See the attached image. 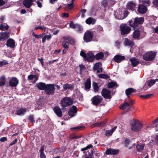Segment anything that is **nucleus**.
<instances>
[{
    "instance_id": "obj_1",
    "label": "nucleus",
    "mask_w": 158,
    "mask_h": 158,
    "mask_svg": "<svg viewBox=\"0 0 158 158\" xmlns=\"http://www.w3.org/2000/svg\"><path fill=\"white\" fill-rule=\"evenodd\" d=\"M131 129L135 132H139L142 127V123L138 120H133L131 122Z\"/></svg>"
},
{
    "instance_id": "obj_2",
    "label": "nucleus",
    "mask_w": 158,
    "mask_h": 158,
    "mask_svg": "<svg viewBox=\"0 0 158 158\" xmlns=\"http://www.w3.org/2000/svg\"><path fill=\"white\" fill-rule=\"evenodd\" d=\"M144 21L143 17L136 18L132 19L129 21L130 25L134 28H135L139 24H142Z\"/></svg>"
},
{
    "instance_id": "obj_3",
    "label": "nucleus",
    "mask_w": 158,
    "mask_h": 158,
    "mask_svg": "<svg viewBox=\"0 0 158 158\" xmlns=\"http://www.w3.org/2000/svg\"><path fill=\"white\" fill-rule=\"evenodd\" d=\"M73 102V101L71 98L65 97L61 100L60 104L61 107H64L71 105Z\"/></svg>"
},
{
    "instance_id": "obj_4",
    "label": "nucleus",
    "mask_w": 158,
    "mask_h": 158,
    "mask_svg": "<svg viewBox=\"0 0 158 158\" xmlns=\"http://www.w3.org/2000/svg\"><path fill=\"white\" fill-rule=\"evenodd\" d=\"M156 52L150 51L147 52L143 56V59L148 61H151L154 60L156 56Z\"/></svg>"
},
{
    "instance_id": "obj_5",
    "label": "nucleus",
    "mask_w": 158,
    "mask_h": 158,
    "mask_svg": "<svg viewBox=\"0 0 158 158\" xmlns=\"http://www.w3.org/2000/svg\"><path fill=\"white\" fill-rule=\"evenodd\" d=\"M120 31L122 35L128 34L131 30V27L126 24H123L120 27Z\"/></svg>"
},
{
    "instance_id": "obj_6",
    "label": "nucleus",
    "mask_w": 158,
    "mask_h": 158,
    "mask_svg": "<svg viewBox=\"0 0 158 158\" xmlns=\"http://www.w3.org/2000/svg\"><path fill=\"white\" fill-rule=\"evenodd\" d=\"M93 36V33L90 31H87L84 34V40L86 42L91 41Z\"/></svg>"
},
{
    "instance_id": "obj_7",
    "label": "nucleus",
    "mask_w": 158,
    "mask_h": 158,
    "mask_svg": "<svg viewBox=\"0 0 158 158\" xmlns=\"http://www.w3.org/2000/svg\"><path fill=\"white\" fill-rule=\"evenodd\" d=\"M45 89V92L48 94H53L55 90L54 85L52 84L47 85Z\"/></svg>"
},
{
    "instance_id": "obj_8",
    "label": "nucleus",
    "mask_w": 158,
    "mask_h": 158,
    "mask_svg": "<svg viewBox=\"0 0 158 158\" xmlns=\"http://www.w3.org/2000/svg\"><path fill=\"white\" fill-rule=\"evenodd\" d=\"M102 99V98L101 96L97 95L92 98L91 101L94 105H97L101 102Z\"/></svg>"
},
{
    "instance_id": "obj_9",
    "label": "nucleus",
    "mask_w": 158,
    "mask_h": 158,
    "mask_svg": "<svg viewBox=\"0 0 158 158\" xmlns=\"http://www.w3.org/2000/svg\"><path fill=\"white\" fill-rule=\"evenodd\" d=\"M19 83V80L16 77H11L9 81V85L11 87H16Z\"/></svg>"
},
{
    "instance_id": "obj_10",
    "label": "nucleus",
    "mask_w": 158,
    "mask_h": 158,
    "mask_svg": "<svg viewBox=\"0 0 158 158\" xmlns=\"http://www.w3.org/2000/svg\"><path fill=\"white\" fill-rule=\"evenodd\" d=\"M102 95L105 98L110 99L111 97L110 91L106 89H102Z\"/></svg>"
},
{
    "instance_id": "obj_11",
    "label": "nucleus",
    "mask_w": 158,
    "mask_h": 158,
    "mask_svg": "<svg viewBox=\"0 0 158 158\" xmlns=\"http://www.w3.org/2000/svg\"><path fill=\"white\" fill-rule=\"evenodd\" d=\"M77 112V108L75 106H72L69 110L68 114L69 115L72 117L75 116Z\"/></svg>"
},
{
    "instance_id": "obj_12",
    "label": "nucleus",
    "mask_w": 158,
    "mask_h": 158,
    "mask_svg": "<svg viewBox=\"0 0 158 158\" xmlns=\"http://www.w3.org/2000/svg\"><path fill=\"white\" fill-rule=\"evenodd\" d=\"M10 33L7 32H0V41H3L9 37Z\"/></svg>"
},
{
    "instance_id": "obj_13",
    "label": "nucleus",
    "mask_w": 158,
    "mask_h": 158,
    "mask_svg": "<svg viewBox=\"0 0 158 158\" xmlns=\"http://www.w3.org/2000/svg\"><path fill=\"white\" fill-rule=\"evenodd\" d=\"M102 5L105 6H111L115 3V2L114 0H104L102 2Z\"/></svg>"
},
{
    "instance_id": "obj_14",
    "label": "nucleus",
    "mask_w": 158,
    "mask_h": 158,
    "mask_svg": "<svg viewBox=\"0 0 158 158\" xmlns=\"http://www.w3.org/2000/svg\"><path fill=\"white\" fill-rule=\"evenodd\" d=\"M102 64L100 62L96 63L94 65L93 69L94 70H97V73L102 72Z\"/></svg>"
},
{
    "instance_id": "obj_15",
    "label": "nucleus",
    "mask_w": 158,
    "mask_h": 158,
    "mask_svg": "<svg viewBox=\"0 0 158 158\" xmlns=\"http://www.w3.org/2000/svg\"><path fill=\"white\" fill-rule=\"evenodd\" d=\"M119 107L120 109L123 110L126 109V110L127 111L130 110L131 109L130 105L127 102L122 104Z\"/></svg>"
},
{
    "instance_id": "obj_16",
    "label": "nucleus",
    "mask_w": 158,
    "mask_h": 158,
    "mask_svg": "<svg viewBox=\"0 0 158 158\" xmlns=\"http://www.w3.org/2000/svg\"><path fill=\"white\" fill-rule=\"evenodd\" d=\"M118 152L119 151L118 150L109 148L106 151V155H116L118 153Z\"/></svg>"
},
{
    "instance_id": "obj_17",
    "label": "nucleus",
    "mask_w": 158,
    "mask_h": 158,
    "mask_svg": "<svg viewBox=\"0 0 158 158\" xmlns=\"http://www.w3.org/2000/svg\"><path fill=\"white\" fill-rule=\"evenodd\" d=\"M150 127H155L156 130L158 131V118L155 121H153L152 123L150 124V126L147 127V128Z\"/></svg>"
},
{
    "instance_id": "obj_18",
    "label": "nucleus",
    "mask_w": 158,
    "mask_h": 158,
    "mask_svg": "<svg viewBox=\"0 0 158 158\" xmlns=\"http://www.w3.org/2000/svg\"><path fill=\"white\" fill-rule=\"evenodd\" d=\"M36 0H25L23 2V5L27 8H29L31 6L33 2Z\"/></svg>"
},
{
    "instance_id": "obj_19",
    "label": "nucleus",
    "mask_w": 158,
    "mask_h": 158,
    "mask_svg": "<svg viewBox=\"0 0 158 158\" xmlns=\"http://www.w3.org/2000/svg\"><path fill=\"white\" fill-rule=\"evenodd\" d=\"M94 55L92 52H89L86 54V60L89 61H93Z\"/></svg>"
},
{
    "instance_id": "obj_20",
    "label": "nucleus",
    "mask_w": 158,
    "mask_h": 158,
    "mask_svg": "<svg viewBox=\"0 0 158 158\" xmlns=\"http://www.w3.org/2000/svg\"><path fill=\"white\" fill-rule=\"evenodd\" d=\"M53 110L55 114L59 117H61L62 115V112L59 107L56 106L53 108Z\"/></svg>"
},
{
    "instance_id": "obj_21",
    "label": "nucleus",
    "mask_w": 158,
    "mask_h": 158,
    "mask_svg": "<svg viewBox=\"0 0 158 158\" xmlns=\"http://www.w3.org/2000/svg\"><path fill=\"white\" fill-rule=\"evenodd\" d=\"M127 7L129 9L132 10H134L135 7V3L133 1H130L127 2Z\"/></svg>"
},
{
    "instance_id": "obj_22",
    "label": "nucleus",
    "mask_w": 158,
    "mask_h": 158,
    "mask_svg": "<svg viewBox=\"0 0 158 158\" xmlns=\"http://www.w3.org/2000/svg\"><path fill=\"white\" fill-rule=\"evenodd\" d=\"M62 45L64 49L62 52L63 54H65L68 50L69 48V43L68 42H64L63 43Z\"/></svg>"
},
{
    "instance_id": "obj_23",
    "label": "nucleus",
    "mask_w": 158,
    "mask_h": 158,
    "mask_svg": "<svg viewBox=\"0 0 158 158\" xmlns=\"http://www.w3.org/2000/svg\"><path fill=\"white\" fill-rule=\"evenodd\" d=\"M6 45L8 47L11 48H14L15 46L14 41L12 39H9L7 41Z\"/></svg>"
},
{
    "instance_id": "obj_24",
    "label": "nucleus",
    "mask_w": 158,
    "mask_h": 158,
    "mask_svg": "<svg viewBox=\"0 0 158 158\" xmlns=\"http://www.w3.org/2000/svg\"><path fill=\"white\" fill-rule=\"evenodd\" d=\"M124 59L125 57L123 56L116 55L114 57L113 60L115 62L119 63Z\"/></svg>"
},
{
    "instance_id": "obj_25",
    "label": "nucleus",
    "mask_w": 158,
    "mask_h": 158,
    "mask_svg": "<svg viewBox=\"0 0 158 158\" xmlns=\"http://www.w3.org/2000/svg\"><path fill=\"white\" fill-rule=\"evenodd\" d=\"M36 85L38 88L40 90H44L46 88V85L44 83H37Z\"/></svg>"
},
{
    "instance_id": "obj_26",
    "label": "nucleus",
    "mask_w": 158,
    "mask_h": 158,
    "mask_svg": "<svg viewBox=\"0 0 158 158\" xmlns=\"http://www.w3.org/2000/svg\"><path fill=\"white\" fill-rule=\"evenodd\" d=\"M27 111V109L22 108L19 109L16 112V114L19 115H23Z\"/></svg>"
},
{
    "instance_id": "obj_27",
    "label": "nucleus",
    "mask_w": 158,
    "mask_h": 158,
    "mask_svg": "<svg viewBox=\"0 0 158 158\" xmlns=\"http://www.w3.org/2000/svg\"><path fill=\"white\" fill-rule=\"evenodd\" d=\"M124 44L125 46H132L134 45V42L126 38L124 40Z\"/></svg>"
},
{
    "instance_id": "obj_28",
    "label": "nucleus",
    "mask_w": 158,
    "mask_h": 158,
    "mask_svg": "<svg viewBox=\"0 0 158 158\" xmlns=\"http://www.w3.org/2000/svg\"><path fill=\"white\" fill-rule=\"evenodd\" d=\"M140 35V32L138 30H135L133 34V37L135 39L139 38Z\"/></svg>"
},
{
    "instance_id": "obj_29",
    "label": "nucleus",
    "mask_w": 158,
    "mask_h": 158,
    "mask_svg": "<svg viewBox=\"0 0 158 158\" xmlns=\"http://www.w3.org/2000/svg\"><path fill=\"white\" fill-rule=\"evenodd\" d=\"M130 61L131 62L132 65L134 67L137 66L139 63V61L135 58H132L130 59Z\"/></svg>"
},
{
    "instance_id": "obj_30",
    "label": "nucleus",
    "mask_w": 158,
    "mask_h": 158,
    "mask_svg": "<svg viewBox=\"0 0 158 158\" xmlns=\"http://www.w3.org/2000/svg\"><path fill=\"white\" fill-rule=\"evenodd\" d=\"M146 10V7L142 5L139 6L138 8V11L140 13H145Z\"/></svg>"
},
{
    "instance_id": "obj_31",
    "label": "nucleus",
    "mask_w": 158,
    "mask_h": 158,
    "mask_svg": "<svg viewBox=\"0 0 158 158\" xmlns=\"http://www.w3.org/2000/svg\"><path fill=\"white\" fill-rule=\"evenodd\" d=\"M135 90L132 88H129L126 89L125 90L126 94L127 97L129 98L130 95L133 93Z\"/></svg>"
},
{
    "instance_id": "obj_32",
    "label": "nucleus",
    "mask_w": 158,
    "mask_h": 158,
    "mask_svg": "<svg viewBox=\"0 0 158 158\" xmlns=\"http://www.w3.org/2000/svg\"><path fill=\"white\" fill-rule=\"evenodd\" d=\"M116 127H115L110 130H107L106 131L105 135L107 136L111 135L113 132L116 129Z\"/></svg>"
},
{
    "instance_id": "obj_33",
    "label": "nucleus",
    "mask_w": 158,
    "mask_h": 158,
    "mask_svg": "<svg viewBox=\"0 0 158 158\" xmlns=\"http://www.w3.org/2000/svg\"><path fill=\"white\" fill-rule=\"evenodd\" d=\"M85 89H89L91 87V81L89 78H88L85 83Z\"/></svg>"
},
{
    "instance_id": "obj_34",
    "label": "nucleus",
    "mask_w": 158,
    "mask_h": 158,
    "mask_svg": "<svg viewBox=\"0 0 158 158\" xmlns=\"http://www.w3.org/2000/svg\"><path fill=\"white\" fill-rule=\"evenodd\" d=\"M86 23L90 24H94L95 23V20L93 18L89 17L85 21Z\"/></svg>"
},
{
    "instance_id": "obj_35",
    "label": "nucleus",
    "mask_w": 158,
    "mask_h": 158,
    "mask_svg": "<svg viewBox=\"0 0 158 158\" xmlns=\"http://www.w3.org/2000/svg\"><path fill=\"white\" fill-rule=\"evenodd\" d=\"M6 79L5 76H2L0 77V86H3L5 85Z\"/></svg>"
},
{
    "instance_id": "obj_36",
    "label": "nucleus",
    "mask_w": 158,
    "mask_h": 158,
    "mask_svg": "<svg viewBox=\"0 0 158 158\" xmlns=\"http://www.w3.org/2000/svg\"><path fill=\"white\" fill-rule=\"evenodd\" d=\"M116 17L119 19H123L125 18L124 14L122 12H119L118 14L116 15Z\"/></svg>"
},
{
    "instance_id": "obj_37",
    "label": "nucleus",
    "mask_w": 158,
    "mask_h": 158,
    "mask_svg": "<svg viewBox=\"0 0 158 158\" xmlns=\"http://www.w3.org/2000/svg\"><path fill=\"white\" fill-rule=\"evenodd\" d=\"M104 57V54L102 52H100L95 56V57L97 60H99L102 59Z\"/></svg>"
},
{
    "instance_id": "obj_38",
    "label": "nucleus",
    "mask_w": 158,
    "mask_h": 158,
    "mask_svg": "<svg viewBox=\"0 0 158 158\" xmlns=\"http://www.w3.org/2000/svg\"><path fill=\"white\" fill-rule=\"evenodd\" d=\"M51 38V36L50 35H45L42 38V42L44 43L45 41L46 40H49Z\"/></svg>"
},
{
    "instance_id": "obj_39",
    "label": "nucleus",
    "mask_w": 158,
    "mask_h": 158,
    "mask_svg": "<svg viewBox=\"0 0 158 158\" xmlns=\"http://www.w3.org/2000/svg\"><path fill=\"white\" fill-rule=\"evenodd\" d=\"M93 87L94 91L95 93L98 92L99 90V87L98 84L96 82H94L93 84Z\"/></svg>"
},
{
    "instance_id": "obj_40",
    "label": "nucleus",
    "mask_w": 158,
    "mask_h": 158,
    "mask_svg": "<svg viewBox=\"0 0 158 158\" xmlns=\"http://www.w3.org/2000/svg\"><path fill=\"white\" fill-rule=\"evenodd\" d=\"M63 88L65 90H66L67 89H73V87L71 84H64L63 85Z\"/></svg>"
},
{
    "instance_id": "obj_41",
    "label": "nucleus",
    "mask_w": 158,
    "mask_h": 158,
    "mask_svg": "<svg viewBox=\"0 0 158 158\" xmlns=\"http://www.w3.org/2000/svg\"><path fill=\"white\" fill-rule=\"evenodd\" d=\"M9 27L7 24L5 26L2 24H0V30L2 31L7 30L8 29Z\"/></svg>"
},
{
    "instance_id": "obj_42",
    "label": "nucleus",
    "mask_w": 158,
    "mask_h": 158,
    "mask_svg": "<svg viewBox=\"0 0 158 158\" xmlns=\"http://www.w3.org/2000/svg\"><path fill=\"white\" fill-rule=\"evenodd\" d=\"M155 83V80H150L148 81L147 84L149 86H151Z\"/></svg>"
},
{
    "instance_id": "obj_43",
    "label": "nucleus",
    "mask_w": 158,
    "mask_h": 158,
    "mask_svg": "<svg viewBox=\"0 0 158 158\" xmlns=\"http://www.w3.org/2000/svg\"><path fill=\"white\" fill-rule=\"evenodd\" d=\"M117 85V84L116 82H111L108 83V87L109 88H113L116 86Z\"/></svg>"
},
{
    "instance_id": "obj_44",
    "label": "nucleus",
    "mask_w": 158,
    "mask_h": 158,
    "mask_svg": "<svg viewBox=\"0 0 158 158\" xmlns=\"http://www.w3.org/2000/svg\"><path fill=\"white\" fill-rule=\"evenodd\" d=\"M75 30L77 32L81 33L83 31V29L81 25L77 24V26Z\"/></svg>"
},
{
    "instance_id": "obj_45",
    "label": "nucleus",
    "mask_w": 158,
    "mask_h": 158,
    "mask_svg": "<svg viewBox=\"0 0 158 158\" xmlns=\"http://www.w3.org/2000/svg\"><path fill=\"white\" fill-rule=\"evenodd\" d=\"M144 146L143 144H141V145L138 144L136 146V149L138 151H140L143 148Z\"/></svg>"
},
{
    "instance_id": "obj_46",
    "label": "nucleus",
    "mask_w": 158,
    "mask_h": 158,
    "mask_svg": "<svg viewBox=\"0 0 158 158\" xmlns=\"http://www.w3.org/2000/svg\"><path fill=\"white\" fill-rule=\"evenodd\" d=\"M98 77L102 78H104L105 79H107L109 78V76L106 74H99L98 75Z\"/></svg>"
},
{
    "instance_id": "obj_47",
    "label": "nucleus",
    "mask_w": 158,
    "mask_h": 158,
    "mask_svg": "<svg viewBox=\"0 0 158 158\" xmlns=\"http://www.w3.org/2000/svg\"><path fill=\"white\" fill-rule=\"evenodd\" d=\"M77 26V24H75L73 22H71L69 24V27L73 29H75Z\"/></svg>"
},
{
    "instance_id": "obj_48",
    "label": "nucleus",
    "mask_w": 158,
    "mask_h": 158,
    "mask_svg": "<svg viewBox=\"0 0 158 158\" xmlns=\"http://www.w3.org/2000/svg\"><path fill=\"white\" fill-rule=\"evenodd\" d=\"M33 35L36 38L39 39L42 37L45 34L44 33H43L40 35H36L34 34V33H33Z\"/></svg>"
},
{
    "instance_id": "obj_49",
    "label": "nucleus",
    "mask_w": 158,
    "mask_h": 158,
    "mask_svg": "<svg viewBox=\"0 0 158 158\" xmlns=\"http://www.w3.org/2000/svg\"><path fill=\"white\" fill-rule=\"evenodd\" d=\"M35 29V30H37L38 29H41L42 30L45 31L46 30V27L44 26H38L37 27H36Z\"/></svg>"
},
{
    "instance_id": "obj_50",
    "label": "nucleus",
    "mask_w": 158,
    "mask_h": 158,
    "mask_svg": "<svg viewBox=\"0 0 158 158\" xmlns=\"http://www.w3.org/2000/svg\"><path fill=\"white\" fill-rule=\"evenodd\" d=\"M93 147V145L91 144H89L85 148H82L81 149V150L82 151H83L85 150H88V149H89L91 148H92Z\"/></svg>"
},
{
    "instance_id": "obj_51",
    "label": "nucleus",
    "mask_w": 158,
    "mask_h": 158,
    "mask_svg": "<svg viewBox=\"0 0 158 158\" xmlns=\"http://www.w3.org/2000/svg\"><path fill=\"white\" fill-rule=\"evenodd\" d=\"M8 64V62L6 60H4L2 61H0V67L4 65H6Z\"/></svg>"
},
{
    "instance_id": "obj_52",
    "label": "nucleus",
    "mask_w": 158,
    "mask_h": 158,
    "mask_svg": "<svg viewBox=\"0 0 158 158\" xmlns=\"http://www.w3.org/2000/svg\"><path fill=\"white\" fill-rule=\"evenodd\" d=\"M80 55L83 57L85 60H86V54L83 51H81L80 53Z\"/></svg>"
},
{
    "instance_id": "obj_53",
    "label": "nucleus",
    "mask_w": 158,
    "mask_h": 158,
    "mask_svg": "<svg viewBox=\"0 0 158 158\" xmlns=\"http://www.w3.org/2000/svg\"><path fill=\"white\" fill-rule=\"evenodd\" d=\"M106 124L105 122H102L101 123H97L95 124V126H103Z\"/></svg>"
},
{
    "instance_id": "obj_54",
    "label": "nucleus",
    "mask_w": 158,
    "mask_h": 158,
    "mask_svg": "<svg viewBox=\"0 0 158 158\" xmlns=\"http://www.w3.org/2000/svg\"><path fill=\"white\" fill-rule=\"evenodd\" d=\"M61 15L63 18H68L69 17L68 14L66 13H63Z\"/></svg>"
},
{
    "instance_id": "obj_55",
    "label": "nucleus",
    "mask_w": 158,
    "mask_h": 158,
    "mask_svg": "<svg viewBox=\"0 0 158 158\" xmlns=\"http://www.w3.org/2000/svg\"><path fill=\"white\" fill-rule=\"evenodd\" d=\"M97 29L98 31L99 32H102L103 31V28L102 27L100 26H98L97 27Z\"/></svg>"
},
{
    "instance_id": "obj_56",
    "label": "nucleus",
    "mask_w": 158,
    "mask_h": 158,
    "mask_svg": "<svg viewBox=\"0 0 158 158\" xmlns=\"http://www.w3.org/2000/svg\"><path fill=\"white\" fill-rule=\"evenodd\" d=\"M17 141V139H15L13 141L11 142L9 146H11L15 144Z\"/></svg>"
},
{
    "instance_id": "obj_57",
    "label": "nucleus",
    "mask_w": 158,
    "mask_h": 158,
    "mask_svg": "<svg viewBox=\"0 0 158 158\" xmlns=\"http://www.w3.org/2000/svg\"><path fill=\"white\" fill-rule=\"evenodd\" d=\"M6 2L3 0H0V6H1L5 5Z\"/></svg>"
},
{
    "instance_id": "obj_58",
    "label": "nucleus",
    "mask_w": 158,
    "mask_h": 158,
    "mask_svg": "<svg viewBox=\"0 0 158 158\" xmlns=\"http://www.w3.org/2000/svg\"><path fill=\"white\" fill-rule=\"evenodd\" d=\"M34 75H30L28 76V78L29 80H32L34 79Z\"/></svg>"
},
{
    "instance_id": "obj_59",
    "label": "nucleus",
    "mask_w": 158,
    "mask_h": 158,
    "mask_svg": "<svg viewBox=\"0 0 158 158\" xmlns=\"http://www.w3.org/2000/svg\"><path fill=\"white\" fill-rule=\"evenodd\" d=\"M5 19V17L4 16H2L0 17V23H2L3 22L4 20Z\"/></svg>"
},
{
    "instance_id": "obj_60",
    "label": "nucleus",
    "mask_w": 158,
    "mask_h": 158,
    "mask_svg": "<svg viewBox=\"0 0 158 158\" xmlns=\"http://www.w3.org/2000/svg\"><path fill=\"white\" fill-rule=\"evenodd\" d=\"M7 139L6 137H2L0 138V141L1 142H4V141H6L7 140Z\"/></svg>"
},
{
    "instance_id": "obj_61",
    "label": "nucleus",
    "mask_w": 158,
    "mask_h": 158,
    "mask_svg": "<svg viewBox=\"0 0 158 158\" xmlns=\"http://www.w3.org/2000/svg\"><path fill=\"white\" fill-rule=\"evenodd\" d=\"M130 143V141L128 139H126L125 140V144L126 146H127Z\"/></svg>"
},
{
    "instance_id": "obj_62",
    "label": "nucleus",
    "mask_w": 158,
    "mask_h": 158,
    "mask_svg": "<svg viewBox=\"0 0 158 158\" xmlns=\"http://www.w3.org/2000/svg\"><path fill=\"white\" fill-rule=\"evenodd\" d=\"M153 2L155 5L158 7V0H154Z\"/></svg>"
},
{
    "instance_id": "obj_63",
    "label": "nucleus",
    "mask_w": 158,
    "mask_h": 158,
    "mask_svg": "<svg viewBox=\"0 0 158 158\" xmlns=\"http://www.w3.org/2000/svg\"><path fill=\"white\" fill-rule=\"evenodd\" d=\"M40 156L41 158H45L46 156L44 153H40Z\"/></svg>"
},
{
    "instance_id": "obj_64",
    "label": "nucleus",
    "mask_w": 158,
    "mask_h": 158,
    "mask_svg": "<svg viewBox=\"0 0 158 158\" xmlns=\"http://www.w3.org/2000/svg\"><path fill=\"white\" fill-rule=\"evenodd\" d=\"M60 49L56 50L54 52V54L55 55H57L60 52Z\"/></svg>"
}]
</instances>
